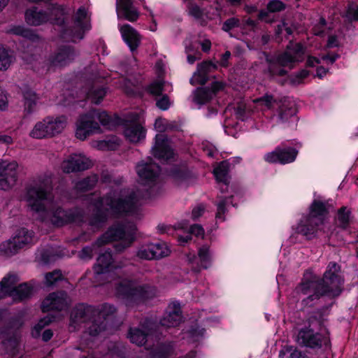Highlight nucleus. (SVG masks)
<instances>
[{"label":"nucleus","mask_w":358,"mask_h":358,"mask_svg":"<svg viewBox=\"0 0 358 358\" xmlns=\"http://www.w3.org/2000/svg\"><path fill=\"white\" fill-rule=\"evenodd\" d=\"M145 196L119 189L113 190L104 198L95 194L87 195L85 200L93 213L90 224L99 228L110 216L134 215L141 205V199Z\"/></svg>","instance_id":"obj_1"},{"label":"nucleus","mask_w":358,"mask_h":358,"mask_svg":"<svg viewBox=\"0 0 358 358\" xmlns=\"http://www.w3.org/2000/svg\"><path fill=\"white\" fill-rule=\"evenodd\" d=\"M51 183L48 176L37 178L28 188L26 201L37 219L61 227L74 221V217L71 213L56 206L51 193Z\"/></svg>","instance_id":"obj_2"},{"label":"nucleus","mask_w":358,"mask_h":358,"mask_svg":"<svg viewBox=\"0 0 358 358\" xmlns=\"http://www.w3.org/2000/svg\"><path fill=\"white\" fill-rule=\"evenodd\" d=\"M344 282L341 266L336 262H330L320 281H303L295 289L296 293L302 299L306 305H310V302L319 299L321 296H338L342 291Z\"/></svg>","instance_id":"obj_3"},{"label":"nucleus","mask_w":358,"mask_h":358,"mask_svg":"<svg viewBox=\"0 0 358 358\" xmlns=\"http://www.w3.org/2000/svg\"><path fill=\"white\" fill-rule=\"evenodd\" d=\"M96 308L92 306L79 304L76 306L71 313V331H74L80 324L86 323L89 325L87 331L90 336L99 335L104 330V326L96 323Z\"/></svg>","instance_id":"obj_4"},{"label":"nucleus","mask_w":358,"mask_h":358,"mask_svg":"<svg viewBox=\"0 0 358 358\" xmlns=\"http://www.w3.org/2000/svg\"><path fill=\"white\" fill-rule=\"evenodd\" d=\"M327 214V209L324 203L315 201L310 208L308 215L299 224L296 228L297 232L308 238H311L323 224Z\"/></svg>","instance_id":"obj_5"},{"label":"nucleus","mask_w":358,"mask_h":358,"mask_svg":"<svg viewBox=\"0 0 358 358\" xmlns=\"http://www.w3.org/2000/svg\"><path fill=\"white\" fill-rule=\"evenodd\" d=\"M304 55L305 49L300 43H290L286 51L277 58V64L280 66L277 67L275 64H271L269 71L272 75L283 76L286 71L281 67L292 69L295 63L303 59Z\"/></svg>","instance_id":"obj_6"},{"label":"nucleus","mask_w":358,"mask_h":358,"mask_svg":"<svg viewBox=\"0 0 358 358\" xmlns=\"http://www.w3.org/2000/svg\"><path fill=\"white\" fill-rule=\"evenodd\" d=\"M136 227L133 224L127 225H113L100 238L97 240L96 244L101 245L115 241H122V246L119 248L115 245L116 250L129 247L134 239Z\"/></svg>","instance_id":"obj_7"},{"label":"nucleus","mask_w":358,"mask_h":358,"mask_svg":"<svg viewBox=\"0 0 358 358\" xmlns=\"http://www.w3.org/2000/svg\"><path fill=\"white\" fill-rule=\"evenodd\" d=\"M48 10L49 15L42 10H38L36 7L27 10L25 12L27 23L32 26H38L49 21L58 24L64 22L63 17L65 9L62 6L52 5Z\"/></svg>","instance_id":"obj_8"},{"label":"nucleus","mask_w":358,"mask_h":358,"mask_svg":"<svg viewBox=\"0 0 358 358\" xmlns=\"http://www.w3.org/2000/svg\"><path fill=\"white\" fill-rule=\"evenodd\" d=\"M18 278L15 275H8L0 282V299L11 296L14 300L28 298L33 292L31 286L27 283L17 285Z\"/></svg>","instance_id":"obj_9"},{"label":"nucleus","mask_w":358,"mask_h":358,"mask_svg":"<svg viewBox=\"0 0 358 358\" xmlns=\"http://www.w3.org/2000/svg\"><path fill=\"white\" fill-rule=\"evenodd\" d=\"M296 341L299 345L313 350L322 348L328 349L330 346V339L327 334L316 332L310 327L301 329Z\"/></svg>","instance_id":"obj_10"},{"label":"nucleus","mask_w":358,"mask_h":358,"mask_svg":"<svg viewBox=\"0 0 358 358\" xmlns=\"http://www.w3.org/2000/svg\"><path fill=\"white\" fill-rule=\"evenodd\" d=\"M116 294L127 300H141L146 297L148 287L127 278L120 279L115 283Z\"/></svg>","instance_id":"obj_11"},{"label":"nucleus","mask_w":358,"mask_h":358,"mask_svg":"<svg viewBox=\"0 0 358 358\" xmlns=\"http://www.w3.org/2000/svg\"><path fill=\"white\" fill-rule=\"evenodd\" d=\"M18 170L17 161L0 159V190L8 191L16 185Z\"/></svg>","instance_id":"obj_12"},{"label":"nucleus","mask_w":358,"mask_h":358,"mask_svg":"<svg viewBox=\"0 0 358 358\" xmlns=\"http://www.w3.org/2000/svg\"><path fill=\"white\" fill-rule=\"evenodd\" d=\"M94 269L96 279L108 278L122 273V266L113 261L110 252H106L99 256Z\"/></svg>","instance_id":"obj_13"},{"label":"nucleus","mask_w":358,"mask_h":358,"mask_svg":"<svg viewBox=\"0 0 358 358\" xmlns=\"http://www.w3.org/2000/svg\"><path fill=\"white\" fill-rule=\"evenodd\" d=\"M95 110L80 115L76 123V136L80 140H85L90 135L101 132L99 124L94 121Z\"/></svg>","instance_id":"obj_14"},{"label":"nucleus","mask_w":358,"mask_h":358,"mask_svg":"<svg viewBox=\"0 0 358 358\" xmlns=\"http://www.w3.org/2000/svg\"><path fill=\"white\" fill-rule=\"evenodd\" d=\"M90 26L87 20V12L83 7L80 8L75 17V27L73 29L68 28L63 31L62 38L66 40L76 41L83 38L85 31L89 30Z\"/></svg>","instance_id":"obj_15"},{"label":"nucleus","mask_w":358,"mask_h":358,"mask_svg":"<svg viewBox=\"0 0 358 358\" xmlns=\"http://www.w3.org/2000/svg\"><path fill=\"white\" fill-rule=\"evenodd\" d=\"M139 182L144 185H150L154 183L160 172L159 166L152 162V159L141 161L136 167Z\"/></svg>","instance_id":"obj_16"},{"label":"nucleus","mask_w":358,"mask_h":358,"mask_svg":"<svg viewBox=\"0 0 358 358\" xmlns=\"http://www.w3.org/2000/svg\"><path fill=\"white\" fill-rule=\"evenodd\" d=\"M152 153L156 158L164 162H169L175 155L169 140L163 134L156 135Z\"/></svg>","instance_id":"obj_17"},{"label":"nucleus","mask_w":358,"mask_h":358,"mask_svg":"<svg viewBox=\"0 0 358 358\" xmlns=\"http://www.w3.org/2000/svg\"><path fill=\"white\" fill-rule=\"evenodd\" d=\"M92 165V161L85 155L73 154L63 161L62 169L64 172L69 173L88 169Z\"/></svg>","instance_id":"obj_18"},{"label":"nucleus","mask_w":358,"mask_h":358,"mask_svg":"<svg viewBox=\"0 0 358 358\" xmlns=\"http://www.w3.org/2000/svg\"><path fill=\"white\" fill-rule=\"evenodd\" d=\"M298 154L296 150L292 148L278 147L275 150L264 155V159L268 163H280L282 164L293 162Z\"/></svg>","instance_id":"obj_19"},{"label":"nucleus","mask_w":358,"mask_h":358,"mask_svg":"<svg viewBox=\"0 0 358 358\" xmlns=\"http://www.w3.org/2000/svg\"><path fill=\"white\" fill-rule=\"evenodd\" d=\"M154 324L146 320L143 324L138 327L131 328L129 331V338L132 343L137 345H143L147 341L153 330Z\"/></svg>","instance_id":"obj_20"},{"label":"nucleus","mask_w":358,"mask_h":358,"mask_svg":"<svg viewBox=\"0 0 358 358\" xmlns=\"http://www.w3.org/2000/svg\"><path fill=\"white\" fill-rule=\"evenodd\" d=\"M68 298L65 292L52 293L49 294L42 303L43 312L49 310H61L66 307Z\"/></svg>","instance_id":"obj_21"},{"label":"nucleus","mask_w":358,"mask_h":358,"mask_svg":"<svg viewBox=\"0 0 358 358\" xmlns=\"http://www.w3.org/2000/svg\"><path fill=\"white\" fill-rule=\"evenodd\" d=\"M222 83L215 82L212 85L211 89L199 87L193 93L192 101L194 103L201 106L208 103L215 96L216 92L223 88Z\"/></svg>","instance_id":"obj_22"},{"label":"nucleus","mask_w":358,"mask_h":358,"mask_svg":"<svg viewBox=\"0 0 358 358\" xmlns=\"http://www.w3.org/2000/svg\"><path fill=\"white\" fill-rule=\"evenodd\" d=\"M182 318V312L179 303L173 302L167 307L166 314L160 320V324L166 327H176L180 323Z\"/></svg>","instance_id":"obj_23"},{"label":"nucleus","mask_w":358,"mask_h":358,"mask_svg":"<svg viewBox=\"0 0 358 358\" xmlns=\"http://www.w3.org/2000/svg\"><path fill=\"white\" fill-rule=\"evenodd\" d=\"M116 12L117 17H120V14L127 20L135 22L139 17V12L134 6L133 0H116Z\"/></svg>","instance_id":"obj_24"},{"label":"nucleus","mask_w":358,"mask_h":358,"mask_svg":"<svg viewBox=\"0 0 358 358\" xmlns=\"http://www.w3.org/2000/svg\"><path fill=\"white\" fill-rule=\"evenodd\" d=\"M122 37L131 51L139 46L141 37L136 29L129 24H124L120 27Z\"/></svg>","instance_id":"obj_25"},{"label":"nucleus","mask_w":358,"mask_h":358,"mask_svg":"<svg viewBox=\"0 0 358 358\" xmlns=\"http://www.w3.org/2000/svg\"><path fill=\"white\" fill-rule=\"evenodd\" d=\"M216 68V64L209 61L203 62L198 64L197 71L190 79L191 84L194 85H204L208 80V73Z\"/></svg>","instance_id":"obj_26"},{"label":"nucleus","mask_w":358,"mask_h":358,"mask_svg":"<svg viewBox=\"0 0 358 358\" xmlns=\"http://www.w3.org/2000/svg\"><path fill=\"white\" fill-rule=\"evenodd\" d=\"M124 134L131 143H138L145 138V129L139 122H132L126 124Z\"/></svg>","instance_id":"obj_27"},{"label":"nucleus","mask_w":358,"mask_h":358,"mask_svg":"<svg viewBox=\"0 0 358 358\" xmlns=\"http://www.w3.org/2000/svg\"><path fill=\"white\" fill-rule=\"evenodd\" d=\"M75 57V51L71 47H64L50 59V64L53 66H65L72 62Z\"/></svg>","instance_id":"obj_28"},{"label":"nucleus","mask_w":358,"mask_h":358,"mask_svg":"<svg viewBox=\"0 0 358 358\" xmlns=\"http://www.w3.org/2000/svg\"><path fill=\"white\" fill-rule=\"evenodd\" d=\"M51 138L61 134L66 128L68 119L65 115L47 116L45 117Z\"/></svg>","instance_id":"obj_29"},{"label":"nucleus","mask_w":358,"mask_h":358,"mask_svg":"<svg viewBox=\"0 0 358 358\" xmlns=\"http://www.w3.org/2000/svg\"><path fill=\"white\" fill-rule=\"evenodd\" d=\"M12 238L19 250L23 248L32 245L36 241L34 232L25 228H22L17 230Z\"/></svg>","instance_id":"obj_30"},{"label":"nucleus","mask_w":358,"mask_h":358,"mask_svg":"<svg viewBox=\"0 0 358 358\" xmlns=\"http://www.w3.org/2000/svg\"><path fill=\"white\" fill-rule=\"evenodd\" d=\"M229 164L226 161L220 162L213 171V173L217 182L222 183V186L220 187L222 192L227 190L228 188V184L229 182Z\"/></svg>","instance_id":"obj_31"},{"label":"nucleus","mask_w":358,"mask_h":358,"mask_svg":"<svg viewBox=\"0 0 358 358\" xmlns=\"http://www.w3.org/2000/svg\"><path fill=\"white\" fill-rule=\"evenodd\" d=\"M29 136L36 139L51 138L45 118L34 124L30 131Z\"/></svg>","instance_id":"obj_32"},{"label":"nucleus","mask_w":358,"mask_h":358,"mask_svg":"<svg viewBox=\"0 0 358 358\" xmlns=\"http://www.w3.org/2000/svg\"><path fill=\"white\" fill-rule=\"evenodd\" d=\"M96 311L95 318L96 319V323L102 324L105 329L106 325L103 324L102 319L104 320H108L115 313L116 309L113 306L106 303L102 305L101 308H96Z\"/></svg>","instance_id":"obj_33"},{"label":"nucleus","mask_w":358,"mask_h":358,"mask_svg":"<svg viewBox=\"0 0 358 358\" xmlns=\"http://www.w3.org/2000/svg\"><path fill=\"white\" fill-rule=\"evenodd\" d=\"M173 353L171 343H161L152 351L150 358H169Z\"/></svg>","instance_id":"obj_34"},{"label":"nucleus","mask_w":358,"mask_h":358,"mask_svg":"<svg viewBox=\"0 0 358 358\" xmlns=\"http://www.w3.org/2000/svg\"><path fill=\"white\" fill-rule=\"evenodd\" d=\"M22 95L24 98V110L28 113H32L38 100L37 95L30 89L23 90Z\"/></svg>","instance_id":"obj_35"},{"label":"nucleus","mask_w":358,"mask_h":358,"mask_svg":"<svg viewBox=\"0 0 358 358\" xmlns=\"http://www.w3.org/2000/svg\"><path fill=\"white\" fill-rule=\"evenodd\" d=\"M95 119H97L100 124L108 129H113L117 124V120L105 111L96 112L95 110Z\"/></svg>","instance_id":"obj_36"},{"label":"nucleus","mask_w":358,"mask_h":358,"mask_svg":"<svg viewBox=\"0 0 358 358\" xmlns=\"http://www.w3.org/2000/svg\"><path fill=\"white\" fill-rule=\"evenodd\" d=\"M18 251L19 249L12 238L0 243V257H9L15 255Z\"/></svg>","instance_id":"obj_37"},{"label":"nucleus","mask_w":358,"mask_h":358,"mask_svg":"<svg viewBox=\"0 0 358 358\" xmlns=\"http://www.w3.org/2000/svg\"><path fill=\"white\" fill-rule=\"evenodd\" d=\"M152 248L155 259H159L167 257L171 253V250L166 243L160 241L152 243Z\"/></svg>","instance_id":"obj_38"},{"label":"nucleus","mask_w":358,"mask_h":358,"mask_svg":"<svg viewBox=\"0 0 358 358\" xmlns=\"http://www.w3.org/2000/svg\"><path fill=\"white\" fill-rule=\"evenodd\" d=\"M14 61V56L11 51L0 46V70H6Z\"/></svg>","instance_id":"obj_39"},{"label":"nucleus","mask_w":358,"mask_h":358,"mask_svg":"<svg viewBox=\"0 0 358 358\" xmlns=\"http://www.w3.org/2000/svg\"><path fill=\"white\" fill-rule=\"evenodd\" d=\"M280 358H307L300 350L294 346H284L279 352Z\"/></svg>","instance_id":"obj_40"},{"label":"nucleus","mask_w":358,"mask_h":358,"mask_svg":"<svg viewBox=\"0 0 358 358\" xmlns=\"http://www.w3.org/2000/svg\"><path fill=\"white\" fill-rule=\"evenodd\" d=\"M276 101L271 96L266 94L263 97L254 100L255 108L257 110H265L270 109L275 103Z\"/></svg>","instance_id":"obj_41"},{"label":"nucleus","mask_w":358,"mask_h":358,"mask_svg":"<svg viewBox=\"0 0 358 358\" xmlns=\"http://www.w3.org/2000/svg\"><path fill=\"white\" fill-rule=\"evenodd\" d=\"M119 145L120 141L117 138L93 143V146L99 150H115Z\"/></svg>","instance_id":"obj_42"},{"label":"nucleus","mask_w":358,"mask_h":358,"mask_svg":"<svg viewBox=\"0 0 358 358\" xmlns=\"http://www.w3.org/2000/svg\"><path fill=\"white\" fill-rule=\"evenodd\" d=\"M10 32L13 34L21 36L31 41H35L38 36L29 29H25L22 26H15L10 29Z\"/></svg>","instance_id":"obj_43"},{"label":"nucleus","mask_w":358,"mask_h":358,"mask_svg":"<svg viewBox=\"0 0 358 358\" xmlns=\"http://www.w3.org/2000/svg\"><path fill=\"white\" fill-rule=\"evenodd\" d=\"M97 181V176L93 175L79 181L76 187L79 191H87L93 187L96 184Z\"/></svg>","instance_id":"obj_44"},{"label":"nucleus","mask_w":358,"mask_h":358,"mask_svg":"<svg viewBox=\"0 0 358 358\" xmlns=\"http://www.w3.org/2000/svg\"><path fill=\"white\" fill-rule=\"evenodd\" d=\"M137 257L142 259L150 260L155 259L152 248V243L141 245L137 251Z\"/></svg>","instance_id":"obj_45"},{"label":"nucleus","mask_w":358,"mask_h":358,"mask_svg":"<svg viewBox=\"0 0 358 358\" xmlns=\"http://www.w3.org/2000/svg\"><path fill=\"white\" fill-rule=\"evenodd\" d=\"M199 259L201 264V267L203 268H208L210 264V256L209 249L207 246H203L199 248L198 252Z\"/></svg>","instance_id":"obj_46"},{"label":"nucleus","mask_w":358,"mask_h":358,"mask_svg":"<svg viewBox=\"0 0 358 358\" xmlns=\"http://www.w3.org/2000/svg\"><path fill=\"white\" fill-rule=\"evenodd\" d=\"M295 114V108L290 103H286V101L280 107V118L282 121H286Z\"/></svg>","instance_id":"obj_47"},{"label":"nucleus","mask_w":358,"mask_h":358,"mask_svg":"<svg viewBox=\"0 0 358 358\" xmlns=\"http://www.w3.org/2000/svg\"><path fill=\"white\" fill-rule=\"evenodd\" d=\"M106 94V89L97 88L92 90L87 94V98L94 103L99 104Z\"/></svg>","instance_id":"obj_48"},{"label":"nucleus","mask_w":358,"mask_h":358,"mask_svg":"<svg viewBox=\"0 0 358 358\" xmlns=\"http://www.w3.org/2000/svg\"><path fill=\"white\" fill-rule=\"evenodd\" d=\"M52 317L49 315L41 319L34 327L32 330V335L34 337L39 336L41 331L52 322Z\"/></svg>","instance_id":"obj_49"},{"label":"nucleus","mask_w":358,"mask_h":358,"mask_svg":"<svg viewBox=\"0 0 358 358\" xmlns=\"http://www.w3.org/2000/svg\"><path fill=\"white\" fill-rule=\"evenodd\" d=\"M62 273L59 271H55L51 273H46L45 275V284L50 287L62 279Z\"/></svg>","instance_id":"obj_50"},{"label":"nucleus","mask_w":358,"mask_h":358,"mask_svg":"<svg viewBox=\"0 0 358 358\" xmlns=\"http://www.w3.org/2000/svg\"><path fill=\"white\" fill-rule=\"evenodd\" d=\"M345 17L349 21H357L358 20V6L352 3L349 4Z\"/></svg>","instance_id":"obj_51"},{"label":"nucleus","mask_w":358,"mask_h":358,"mask_svg":"<svg viewBox=\"0 0 358 358\" xmlns=\"http://www.w3.org/2000/svg\"><path fill=\"white\" fill-rule=\"evenodd\" d=\"M188 11L190 15L196 19H201L203 16V10L196 4L191 1L188 2Z\"/></svg>","instance_id":"obj_52"},{"label":"nucleus","mask_w":358,"mask_h":358,"mask_svg":"<svg viewBox=\"0 0 358 358\" xmlns=\"http://www.w3.org/2000/svg\"><path fill=\"white\" fill-rule=\"evenodd\" d=\"M164 84L162 81L154 82L149 86L148 90L153 95H159L164 90Z\"/></svg>","instance_id":"obj_53"},{"label":"nucleus","mask_w":358,"mask_h":358,"mask_svg":"<svg viewBox=\"0 0 358 358\" xmlns=\"http://www.w3.org/2000/svg\"><path fill=\"white\" fill-rule=\"evenodd\" d=\"M309 76V71L303 69L297 73L292 76L291 78V82L292 84L299 85L302 83L303 80Z\"/></svg>","instance_id":"obj_54"},{"label":"nucleus","mask_w":358,"mask_h":358,"mask_svg":"<svg viewBox=\"0 0 358 358\" xmlns=\"http://www.w3.org/2000/svg\"><path fill=\"white\" fill-rule=\"evenodd\" d=\"M267 8L270 12H279L285 8V5L279 0H273L268 3Z\"/></svg>","instance_id":"obj_55"},{"label":"nucleus","mask_w":358,"mask_h":358,"mask_svg":"<svg viewBox=\"0 0 358 358\" xmlns=\"http://www.w3.org/2000/svg\"><path fill=\"white\" fill-rule=\"evenodd\" d=\"M227 203V199L220 200L218 203L217 204V213H216V218L217 220H220L221 221H224V214L226 212V207L225 205Z\"/></svg>","instance_id":"obj_56"},{"label":"nucleus","mask_w":358,"mask_h":358,"mask_svg":"<svg viewBox=\"0 0 358 358\" xmlns=\"http://www.w3.org/2000/svg\"><path fill=\"white\" fill-rule=\"evenodd\" d=\"M8 106V94L3 89L0 88V110H6Z\"/></svg>","instance_id":"obj_57"},{"label":"nucleus","mask_w":358,"mask_h":358,"mask_svg":"<svg viewBox=\"0 0 358 358\" xmlns=\"http://www.w3.org/2000/svg\"><path fill=\"white\" fill-rule=\"evenodd\" d=\"M338 220L342 227H345L349 220V213L345 212V208H341L338 213Z\"/></svg>","instance_id":"obj_58"},{"label":"nucleus","mask_w":358,"mask_h":358,"mask_svg":"<svg viewBox=\"0 0 358 358\" xmlns=\"http://www.w3.org/2000/svg\"><path fill=\"white\" fill-rule=\"evenodd\" d=\"M155 128L159 132H163L169 129V124L165 119L158 118L155 120Z\"/></svg>","instance_id":"obj_59"},{"label":"nucleus","mask_w":358,"mask_h":358,"mask_svg":"<svg viewBox=\"0 0 358 358\" xmlns=\"http://www.w3.org/2000/svg\"><path fill=\"white\" fill-rule=\"evenodd\" d=\"M239 20L236 18L232 17L224 22L222 26V29L225 31H229L231 29L238 27Z\"/></svg>","instance_id":"obj_60"},{"label":"nucleus","mask_w":358,"mask_h":358,"mask_svg":"<svg viewBox=\"0 0 358 358\" xmlns=\"http://www.w3.org/2000/svg\"><path fill=\"white\" fill-rule=\"evenodd\" d=\"M170 104L171 103L167 96H163L162 98L159 99L156 103L157 106L163 110H167Z\"/></svg>","instance_id":"obj_61"},{"label":"nucleus","mask_w":358,"mask_h":358,"mask_svg":"<svg viewBox=\"0 0 358 358\" xmlns=\"http://www.w3.org/2000/svg\"><path fill=\"white\" fill-rule=\"evenodd\" d=\"M189 233L196 237L203 238L204 229L199 224H194L189 229Z\"/></svg>","instance_id":"obj_62"},{"label":"nucleus","mask_w":358,"mask_h":358,"mask_svg":"<svg viewBox=\"0 0 358 358\" xmlns=\"http://www.w3.org/2000/svg\"><path fill=\"white\" fill-rule=\"evenodd\" d=\"M204 212V206L203 205H199L192 210V217L194 220L200 217Z\"/></svg>","instance_id":"obj_63"},{"label":"nucleus","mask_w":358,"mask_h":358,"mask_svg":"<svg viewBox=\"0 0 358 358\" xmlns=\"http://www.w3.org/2000/svg\"><path fill=\"white\" fill-rule=\"evenodd\" d=\"M284 30L286 31L287 35L292 34V29L287 27V24L285 22H282L281 24H278L276 32L278 34H282Z\"/></svg>","instance_id":"obj_64"}]
</instances>
